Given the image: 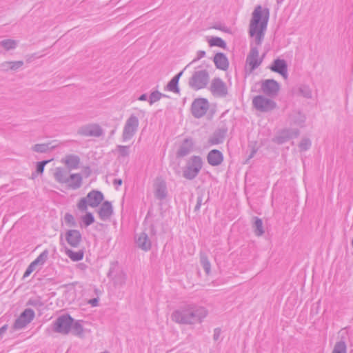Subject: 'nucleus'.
I'll list each match as a JSON object with an SVG mask.
<instances>
[{
	"label": "nucleus",
	"mask_w": 353,
	"mask_h": 353,
	"mask_svg": "<svg viewBox=\"0 0 353 353\" xmlns=\"http://www.w3.org/2000/svg\"><path fill=\"white\" fill-rule=\"evenodd\" d=\"M210 90L214 96L219 97H225L228 94L225 83L219 77L212 79Z\"/></svg>",
	"instance_id": "12"
},
{
	"label": "nucleus",
	"mask_w": 353,
	"mask_h": 353,
	"mask_svg": "<svg viewBox=\"0 0 353 353\" xmlns=\"http://www.w3.org/2000/svg\"><path fill=\"white\" fill-rule=\"evenodd\" d=\"M194 141L192 138L185 139L176 152V157L182 158L189 154L193 150Z\"/></svg>",
	"instance_id": "20"
},
{
	"label": "nucleus",
	"mask_w": 353,
	"mask_h": 353,
	"mask_svg": "<svg viewBox=\"0 0 353 353\" xmlns=\"http://www.w3.org/2000/svg\"><path fill=\"white\" fill-rule=\"evenodd\" d=\"M205 56V52L204 50H199L197 52L196 57L190 63L199 61V59H202Z\"/></svg>",
	"instance_id": "52"
},
{
	"label": "nucleus",
	"mask_w": 353,
	"mask_h": 353,
	"mask_svg": "<svg viewBox=\"0 0 353 353\" xmlns=\"http://www.w3.org/2000/svg\"><path fill=\"white\" fill-rule=\"evenodd\" d=\"M77 266L81 270H85L87 268V265L83 263H79Z\"/></svg>",
	"instance_id": "60"
},
{
	"label": "nucleus",
	"mask_w": 353,
	"mask_h": 353,
	"mask_svg": "<svg viewBox=\"0 0 353 353\" xmlns=\"http://www.w3.org/2000/svg\"><path fill=\"white\" fill-rule=\"evenodd\" d=\"M71 331L75 336H81L83 332V328L79 321H73L71 327Z\"/></svg>",
	"instance_id": "37"
},
{
	"label": "nucleus",
	"mask_w": 353,
	"mask_h": 353,
	"mask_svg": "<svg viewBox=\"0 0 353 353\" xmlns=\"http://www.w3.org/2000/svg\"><path fill=\"white\" fill-rule=\"evenodd\" d=\"M151 232L153 234H155L156 233V230H155V228L154 226L152 225H151Z\"/></svg>",
	"instance_id": "63"
},
{
	"label": "nucleus",
	"mask_w": 353,
	"mask_h": 353,
	"mask_svg": "<svg viewBox=\"0 0 353 353\" xmlns=\"http://www.w3.org/2000/svg\"><path fill=\"white\" fill-rule=\"evenodd\" d=\"M256 152H257V149H255L253 148L250 155H249V159H252L254 156V154L256 153Z\"/></svg>",
	"instance_id": "61"
},
{
	"label": "nucleus",
	"mask_w": 353,
	"mask_h": 353,
	"mask_svg": "<svg viewBox=\"0 0 353 353\" xmlns=\"http://www.w3.org/2000/svg\"><path fill=\"white\" fill-rule=\"evenodd\" d=\"M103 199L104 196L101 191L92 190L88 193L85 197H83L79 201L77 208L81 212H84L87 211L88 205L92 208L98 207Z\"/></svg>",
	"instance_id": "3"
},
{
	"label": "nucleus",
	"mask_w": 353,
	"mask_h": 353,
	"mask_svg": "<svg viewBox=\"0 0 353 353\" xmlns=\"http://www.w3.org/2000/svg\"><path fill=\"white\" fill-rule=\"evenodd\" d=\"M202 202H203V194H201L197 196L196 204L194 209V212H198L199 210L201 205L202 204Z\"/></svg>",
	"instance_id": "50"
},
{
	"label": "nucleus",
	"mask_w": 353,
	"mask_h": 353,
	"mask_svg": "<svg viewBox=\"0 0 353 353\" xmlns=\"http://www.w3.org/2000/svg\"><path fill=\"white\" fill-rule=\"evenodd\" d=\"M65 253L72 261H79L82 260L84 256L83 250H79L75 252L70 248H65Z\"/></svg>",
	"instance_id": "30"
},
{
	"label": "nucleus",
	"mask_w": 353,
	"mask_h": 353,
	"mask_svg": "<svg viewBox=\"0 0 353 353\" xmlns=\"http://www.w3.org/2000/svg\"><path fill=\"white\" fill-rule=\"evenodd\" d=\"M269 17V9L265 8L263 10L260 5L257 6L252 12L249 33L251 37L255 36V43L256 46H260L262 43Z\"/></svg>",
	"instance_id": "2"
},
{
	"label": "nucleus",
	"mask_w": 353,
	"mask_h": 353,
	"mask_svg": "<svg viewBox=\"0 0 353 353\" xmlns=\"http://www.w3.org/2000/svg\"><path fill=\"white\" fill-rule=\"evenodd\" d=\"M103 133L101 126L96 123L83 125L78 130V134L85 137H99Z\"/></svg>",
	"instance_id": "14"
},
{
	"label": "nucleus",
	"mask_w": 353,
	"mask_h": 353,
	"mask_svg": "<svg viewBox=\"0 0 353 353\" xmlns=\"http://www.w3.org/2000/svg\"><path fill=\"white\" fill-rule=\"evenodd\" d=\"M118 267V262L117 261H113L110 263V266L108 270V272L107 274V276L110 279H114L116 278V270Z\"/></svg>",
	"instance_id": "45"
},
{
	"label": "nucleus",
	"mask_w": 353,
	"mask_h": 353,
	"mask_svg": "<svg viewBox=\"0 0 353 353\" xmlns=\"http://www.w3.org/2000/svg\"><path fill=\"white\" fill-rule=\"evenodd\" d=\"M98 214L100 219L107 221L110 219L113 214V208L111 202L104 201L98 210Z\"/></svg>",
	"instance_id": "21"
},
{
	"label": "nucleus",
	"mask_w": 353,
	"mask_h": 353,
	"mask_svg": "<svg viewBox=\"0 0 353 353\" xmlns=\"http://www.w3.org/2000/svg\"><path fill=\"white\" fill-rule=\"evenodd\" d=\"M2 67L5 69L8 70H17V69L20 68L23 65V61H6L2 63Z\"/></svg>",
	"instance_id": "34"
},
{
	"label": "nucleus",
	"mask_w": 353,
	"mask_h": 353,
	"mask_svg": "<svg viewBox=\"0 0 353 353\" xmlns=\"http://www.w3.org/2000/svg\"><path fill=\"white\" fill-rule=\"evenodd\" d=\"M213 61L217 69L226 71L229 68L228 59L223 52H217L215 54Z\"/></svg>",
	"instance_id": "23"
},
{
	"label": "nucleus",
	"mask_w": 353,
	"mask_h": 353,
	"mask_svg": "<svg viewBox=\"0 0 353 353\" xmlns=\"http://www.w3.org/2000/svg\"><path fill=\"white\" fill-rule=\"evenodd\" d=\"M51 160H43L37 162L36 165V170L34 172L32 173V178L34 179V177H36L38 174H42L44 171L45 166Z\"/></svg>",
	"instance_id": "35"
},
{
	"label": "nucleus",
	"mask_w": 353,
	"mask_h": 353,
	"mask_svg": "<svg viewBox=\"0 0 353 353\" xmlns=\"http://www.w3.org/2000/svg\"><path fill=\"white\" fill-rule=\"evenodd\" d=\"M265 54L259 58V49L257 46H251L250 51L246 58V63L250 67V72L256 70L262 63Z\"/></svg>",
	"instance_id": "13"
},
{
	"label": "nucleus",
	"mask_w": 353,
	"mask_h": 353,
	"mask_svg": "<svg viewBox=\"0 0 353 353\" xmlns=\"http://www.w3.org/2000/svg\"><path fill=\"white\" fill-rule=\"evenodd\" d=\"M17 46V41L11 39H4L0 41V46L3 47L7 51L16 48Z\"/></svg>",
	"instance_id": "36"
},
{
	"label": "nucleus",
	"mask_w": 353,
	"mask_h": 353,
	"mask_svg": "<svg viewBox=\"0 0 353 353\" xmlns=\"http://www.w3.org/2000/svg\"><path fill=\"white\" fill-rule=\"evenodd\" d=\"M139 119L134 114H131L130 117L126 120L124 125L122 139L123 141H127L130 140L136 134L139 127Z\"/></svg>",
	"instance_id": "8"
},
{
	"label": "nucleus",
	"mask_w": 353,
	"mask_h": 353,
	"mask_svg": "<svg viewBox=\"0 0 353 353\" xmlns=\"http://www.w3.org/2000/svg\"><path fill=\"white\" fill-rule=\"evenodd\" d=\"M290 119L291 123L302 126L305 121V117L300 111H294L290 115Z\"/></svg>",
	"instance_id": "31"
},
{
	"label": "nucleus",
	"mask_w": 353,
	"mask_h": 353,
	"mask_svg": "<svg viewBox=\"0 0 353 353\" xmlns=\"http://www.w3.org/2000/svg\"><path fill=\"white\" fill-rule=\"evenodd\" d=\"M183 70L179 72L174 77H172V79L179 83V79H180L181 75L183 74Z\"/></svg>",
	"instance_id": "56"
},
{
	"label": "nucleus",
	"mask_w": 353,
	"mask_h": 353,
	"mask_svg": "<svg viewBox=\"0 0 353 353\" xmlns=\"http://www.w3.org/2000/svg\"><path fill=\"white\" fill-rule=\"evenodd\" d=\"M208 163L212 166H218L223 161V155L216 149L212 150L207 156Z\"/></svg>",
	"instance_id": "22"
},
{
	"label": "nucleus",
	"mask_w": 353,
	"mask_h": 353,
	"mask_svg": "<svg viewBox=\"0 0 353 353\" xmlns=\"http://www.w3.org/2000/svg\"><path fill=\"white\" fill-rule=\"evenodd\" d=\"M119 277L121 279L120 284L124 283V282H125V274H123L122 272H121Z\"/></svg>",
	"instance_id": "62"
},
{
	"label": "nucleus",
	"mask_w": 353,
	"mask_h": 353,
	"mask_svg": "<svg viewBox=\"0 0 353 353\" xmlns=\"http://www.w3.org/2000/svg\"><path fill=\"white\" fill-rule=\"evenodd\" d=\"M279 83L274 79H265L261 81V90L267 97L274 98L279 94Z\"/></svg>",
	"instance_id": "10"
},
{
	"label": "nucleus",
	"mask_w": 353,
	"mask_h": 353,
	"mask_svg": "<svg viewBox=\"0 0 353 353\" xmlns=\"http://www.w3.org/2000/svg\"><path fill=\"white\" fill-rule=\"evenodd\" d=\"M212 28L216 29V30H221V31L225 32H230L229 29L227 27H225L224 25H222L221 23L215 24V25L213 26Z\"/></svg>",
	"instance_id": "51"
},
{
	"label": "nucleus",
	"mask_w": 353,
	"mask_h": 353,
	"mask_svg": "<svg viewBox=\"0 0 353 353\" xmlns=\"http://www.w3.org/2000/svg\"><path fill=\"white\" fill-rule=\"evenodd\" d=\"M203 167V160L199 156H192L187 161L183 170V176L188 180H193Z\"/></svg>",
	"instance_id": "5"
},
{
	"label": "nucleus",
	"mask_w": 353,
	"mask_h": 353,
	"mask_svg": "<svg viewBox=\"0 0 353 353\" xmlns=\"http://www.w3.org/2000/svg\"><path fill=\"white\" fill-rule=\"evenodd\" d=\"M49 252L48 250H43L35 260L33 261V263L37 265H43L47 261L48 257Z\"/></svg>",
	"instance_id": "40"
},
{
	"label": "nucleus",
	"mask_w": 353,
	"mask_h": 353,
	"mask_svg": "<svg viewBox=\"0 0 353 353\" xmlns=\"http://www.w3.org/2000/svg\"><path fill=\"white\" fill-rule=\"evenodd\" d=\"M268 68L271 71L279 74L283 79H288V63L285 60L277 58L272 61Z\"/></svg>",
	"instance_id": "16"
},
{
	"label": "nucleus",
	"mask_w": 353,
	"mask_h": 353,
	"mask_svg": "<svg viewBox=\"0 0 353 353\" xmlns=\"http://www.w3.org/2000/svg\"><path fill=\"white\" fill-rule=\"evenodd\" d=\"M88 303L92 306L96 307L98 305L99 299L97 298H93L92 299H90Z\"/></svg>",
	"instance_id": "55"
},
{
	"label": "nucleus",
	"mask_w": 353,
	"mask_h": 353,
	"mask_svg": "<svg viewBox=\"0 0 353 353\" xmlns=\"http://www.w3.org/2000/svg\"><path fill=\"white\" fill-rule=\"evenodd\" d=\"M74 319L68 314L59 316L52 324V330L57 333L68 334L71 331Z\"/></svg>",
	"instance_id": "6"
},
{
	"label": "nucleus",
	"mask_w": 353,
	"mask_h": 353,
	"mask_svg": "<svg viewBox=\"0 0 353 353\" xmlns=\"http://www.w3.org/2000/svg\"><path fill=\"white\" fill-rule=\"evenodd\" d=\"M208 310L194 303H182L171 314L172 321L180 325H194L201 323L208 316Z\"/></svg>",
	"instance_id": "1"
},
{
	"label": "nucleus",
	"mask_w": 353,
	"mask_h": 353,
	"mask_svg": "<svg viewBox=\"0 0 353 353\" xmlns=\"http://www.w3.org/2000/svg\"><path fill=\"white\" fill-rule=\"evenodd\" d=\"M299 147L301 151H306L311 147V141L308 138H304L301 141Z\"/></svg>",
	"instance_id": "47"
},
{
	"label": "nucleus",
	"mask_w": 353,
	"mask_h": 353,
	"mask_svg": "<svg viewBox=\"0 0 353 353\" xmlns=\"http://www.w3.org/2000/svg\"><path fill=\"white\" fill-rule=\"evenodd\" d=\"M49 142L47 143H38L35 144L32 147V150L38 153H46L48 151L52 150L57 148V145H52L53 142Z\"/></svg>",
	"instance_id": "27"
},
{
	"label": "nucleus",
	"mask_w": 353,
	"mask_h": 353,
	"mask_svg": "<svg viewBox=\"0 0 353 353\" xmlns=\"http://www.w3.org/2000/svg\"><path fill=\"white\" fill-rule=\"evenodd\" d=\"M299 135V130L298 129H284L281 130L278 135L273 139V142L277 144H283L290 139L296 138Z\"/></svg>",
	"instance_id": "15"
},
{
	"label": "nucleus",
	"mask_w": 353,
	"mask_h": 353,
	"mask_svg": "<svg viewBox=\"0 0 353 353\" xmlns=\"http://www.w3.org/2000/svg\"><path fill=\"white\" fill-rule=\"evenodd\" d=\"M167 194V187L164 181H161L155 184L154 196L157 199L160 201L164 200Z\"/></svg>",
	"instance_id": "25"
},
{
	"label": "nucleus",
	"mask_w": 353,
	"mask_h": 353,
	"mask_svg": "<svg viewBox=\"0 0 353 353\" xmlns=\"http://www.w3.org/2000/svg\"><path fill=\"white\" fill-rule=\"evenodd\" d=\"M201 263L207 274L210 272L211 265L206 255L201 256Z\"/></svg>",
	"instance_id": "44"
},
{
	"label": "nucleus",
	"mask_w": 353,
	"mask_h": 353,
	"mask_svg": "<svg viewBox=\"0 0 353 353\" xmlns=\"http://www.w3.org/2000/svg\"><path fill=\"white\" fill-rule=\"evenodd\" d=\"M282 1H283V0H277V3H281Z\"/></svg>",
	"instance_id": "64"
},
{
	"label": "nucleus",
	"mask_w": 353,
	"mask_h": 353,
	"mask_svg": "<svg viewBox=\"0 0 353 353\" xmlns=\"http://www.w3.org/2000/svg\"><path fill=\"white\" fill-rule=\"evenodd\" d=\"M332 353H347V345L343 340L337 341Z\"/></svg>",
	"instance_id": "38"
},
{
	"label": "nucleus",
	"mask_w": 353,
	"mask_h": 353,
	"mask_svg": "<svg viewBox=\"0 0 353 353\" xmlns=\"http://www.w3.org/2000/svg\"><path fill=\"white\" fill-rule=\"evenodd\" d=\"M254 108L260 112H268L276 108V103L271 99H268L263 95H257L252 99Z\"/></svg>",
	"instance_id": "7"
},
{
	"label": "nucleus",
	"mask_w": 353,
	"mask_h": 353,
	"mask_svg": "<svg viewBox=\"0 0 353 353\" xmlns=\"http://www.w3.org/2000/svg\"><path fill=\"white\" fill-rule=\"evenodd\" d=\"M34 318V312L30 308L25 309L13 324L14 330H21L25 327Z\"/></svg>",
	"instance_id": "11"
},
{
	"label": "nucleus",
	"mask_w": 353,
	"mask_h": 353,
	"mask_svg": "<svg viewBox=\"0 0 353 353\" xmlns=\"http://www.w3.org/2000/svg\"><path fill=\"white\" fill-rule=\"evenodd\" d=\"M210 80L209 72L205 69L196 70L188 80V85L194 90L205 88Z\"/></svg>",
	"instance_id": "4"
},
{
	"label": "nucleus",
	"mask_w": 353,
	"mask_h": 353,
	"mask_svg": "<svg viewBox=\"0 0 353 353\" xmlns=\"http://www.w3.org/2000/svg\"><path fill=\"white\" fill-rule=\"evenodd\" d=\"M55 181L59 183H68V172L62 168H57L54 173Z\"/></svg>",
	"instance_id": "28"
},
{
	"label": "nucleus",
	"mask_w": 353,
	"mask_h": 353,
	"mask_svg": "<svg viewBox=\"0 0 353 353\" xmlns=\"http://www.w3.org/2000/svg\"><path fill=\"white\" fill-rule=\"evenodd\" d=\"M61 162L64 163L70 170L77 169L80 163V158L75 154H68L64 159H62Z\"/></svg>",
	"instance_id": "24"
},
{
	"label": "nucleus",
	"mask_w": 353,
	"mask_h": 353,
	"mask_svg": "<svg viewBox=\"0 0 353 353\" xmlns=\"http://www.w3.org/2000/svg\"><path fill=\"white\" fill-rule=\"evenodd\" d=\"M210 105L208 101L205 98H199L194 100L191 105V112L195 118H201L204 116Z\"/></svg>",
	"instance_id": "9"
},
{
	"label": "nucleus",
	"mask_w": 353,
	"mask_h": 353,
	"mask_svg": "<svg viewBox=\"0 0 353 353\" xmlns=\"http://www.w3.org/2000/svg\"><path fill=\"white\" fill-rule=\"evenodd\" d=\"M37 265L33 263V261L28 266L27 269L26 270L23 277L26 278L30 275V274L35 270V267Z\"/></svg>",
	"instance_id": "49"
},
{
	"label": "nucleus",
	"mask_w": 353,
	"mask_h": 353,
	"mask_svg": "<svg viewBox=\"0 0 353 353\" xmlns=\"http://www.w3.org/2000/svg\"><path fill=\"white\" fill-rule=\"evenodd\" d=\"M81 220L85 227H88L94 222V217L92 213L86 212L85 214L81 217Z\"/></svg>",
	"instance_id": "42"
},
{
	"label": "nucleus",
	"mask_w": 353,
	"mask_h": 353,
	"mask_svg": "<svg viewBox=\"0 0 353 353\" xmlns=\"http://www.w3.org/2000/svg\"><path fill=\"white\" fill-rule=\"evenodd\" d=\"M228 128L223 125L216 129L212 136L209 138L208 143L210 145H214L223 143L228 132Z\"/></svg>",
	"instance_id": "17"
},
{
	"label": "nucleus",
	"mask_w": 353,
	"mask_h": 353,
	"mask_svg": "<svg viewBox=\"0 0 353 353\" xmlns=\"http://www.w3.org/2000/svg\"><path fill=\"white\" fill-rule=\"evenodd\" d=\"M292 94L294 95L302 96L306 99L312 98V91L309 86L301 85L296 88L292 90Z\"/></svg>",
	"instance_id": "29"
},
{
	"label": "nucleus",
	"mask_w": 353,
	"mask_h": 353,
	"mask_svg": "<svg viewBox=\"0 0 353 353\" xmlns=\"http://www.w3.org/2000/svg\"><path fill=\"white\" fill-rule=\"evenodd\" d=\"M135 243L137 247L143 251H149L152 248V243L148 234L143 232L135 236Z\"/></svg>",
	"instance_id": "19"
},
{
	"label": "nucleus",
	"mask_w": 353,
	"mask_h": 353,
	"mask_svg": "<svg viewBox=\"0 0 353 353\" xmlns=\"http://www.w3.org/2000/svg\"><path fill=\"white\" fill-rule=\"evenodd\" d=\"M254 221L253 223V228L254 232L256 236H261L264 233V230L263 228V221L261 219L254 216Z\"/></svg>",
	"instance_id": "32"
},
{
	"label": "nucleus",
	"mask_w": 353,
	"mask_h": 353,
	"mask_svg": "<svg viewBox=\"0 0 353 353\" xmlns=\"http://www.w3.org/2000/svg\"><path fill=\"white\" fill-rule=\"evenodd\" d=\"M208 42L210 47L217 46L225 49L227 46L225 41L221 37H212L211 39H208Z\"/></svg>",
	"instance_id": "33"
},
{
	"label": "nucleus",
	"mask_w": 353,
	"mask_h": 353,
	"mask_svg": "<svg viewBox=\"0 0 353 353\" xmlns=\"http://www.w3.org/2000/svg\"><path fill=\"white\" fill-rule=\"evenodd\" d=\"M68 183H66L68 188L72 190L79 189L82 185V176L80 174H71L68 178Z\"/></svg>",
	"instance_id": "26"
},
{
	"label": "nucleus",
	"mask_w": 353,
	"mask_h": 353,
	"mask_svg": "<svg viewBox=\"0 0 353 353\" xmlns=\"http://www.w3.org/2000/svg\"><path fill=\"white\" fill-rule=\"evenodd\" d=\"M67 243L72 248H78L82 241V235L78 230H68L65 234Z\"/></svg>",
	"instance_id": "18"
},
{
	"label": "nucleus",
	"mask_w": 353,
	"mask_h": 353,
	"mask_svg": "<svg viewBox=\"0 0 353 353\" xmlns=\"http://www.w3.org/2000/svg\"><path fill=\"white\" fill-rule=\"evenodd\" d=\"M83 173L85 177H88L92 174V170L89 166H86L83 168Z\"/></svg>",
	"instance_id": "54"
},
{
	"label": "nucleus",
	"mask_w": 353,
	"mask_h": 353,
	"mask_svg": "<svg viewBox=\"0 0 353 353\" xmlns=\"http://www.w3.org/2000/svg\"><path fill=\"white\" fill-rule=\"evenodd\" d=\"M8 328V325H4L0 328V337L6 332Z\"/></svg>",
	"instance_id": "58"
},
{
	"label": "nucleus",
	"mask_w": 353,
	"mask_h": 353,
	"mask_svg": "<svg viewBox=\"0 0 353 353\" xmlns=\"http://www.w3.org/2000/svg\"><path fill=\"white\" fill-rule=\"evenodd\" d=\"M65 222L70 227H76L77 222L74 220V216L70 213H66L64 216Z\"/></svg>",
	"instance_id": "48"
},
{
	"label": "nucleus",
	"mask_w": 353,
	"mask_h": 353,
	"mask_svg": "<svg viewBox=\"0 0 353 353\" xmlns=\"http://www.w3.org/2000/svg\"><path fill=\"white\" fill-rule=\"evenodd\" d=\"M129 148H130V146H126V145H119L117 146V150L119 153V155L122 157H126L129 155V154H130Z\"/></svg>",
	"instance_id": "46"
},
{
	"label": "nucleus",
	"mask_w": 353,
	"mask_h": 353,
	"mask_svg": "<svg viewBox=\"0 0 353 353\" xmlns=\"http://www.w3.org/2000/svg\"><path fill=\"white\" fill-rule=\"evenodd\" d=\"M27 305H31L36 307L37 310L43 309L44 303L42 302L40 297L36 299H30L27 302Z\"/></svg>",
	"instance_id": "41"
},
{
	"label": "nucleus",
	"mask_w": 353,
	"mask_h": 353,
	"mask_svg": "<svg viewBox=\"0 0 353 353\" xmlns=\"http://www.w3.org/2000/svg\"><path fill=\"white\" fill-rule=\"evenodd\" d=\"M122 183H123V181H122V179H115L113 181V184L114 185L120 186V185H121Z\"/></svg>",
	"instance_id": "57"
},
{
	"label": "nucleus",
	"mask_w": 353,
	"mask_h": 353,
	"mask_svg": "<svg viewBox=\"0 0 353 353\" xmlns=\"http://www.w3.org/2000/svg\"><path fill=\"white\" fill-rule=\"evenodd\" d=\"M178 85L179 83L172 78L168 83L165 89L174 93H179L180 90Z\"/></svg>",
	"instance_id": "43"
},
{
	"label": "nucleus",
	"mask_w": 353,
	"mask_h": 353,
	"mask_svg": "<svg viewBox=\"0 0 353 353\" xmlns=\"http://www.w3.org/2000/svg\"><path fill=\"white\" fill-rule=\"evenodd\" d=\"M221 334V329L217 327L214 330L213 339L214 341H217L219 339Z\"/></svg>",
	"instance_id": "53"
},
{
	"label": "nucleus",
	"mask_w": 353,
	"mask_h": 353,
	"mask_svg": "<svg viewBox=\"0 0 353 353\" xmlns=\"http://www.w3.org/2000/svg\"><path fill=\"white\" fill-rule=\"evenodd\" d=\"M148 99V95L147 94L144 93V94H142L141 95H140V97L138 98V99L139 101H146Z\"/></svg>",
	"instance_id": "59"
},
{
	"label": "nucleus",
	"mask_w": 353,
	"mask_h": 353,
	"mask_svg": "<svg viewBox=\"0 0 353 353\" xmlns=\"http://www.w3.org/2000/svg\"><path fill=\"white\" fill-rule=\"evenodd\" d=\"M162 97H168V96L160 92L158 90L153 91L151 92L149 97V103L150 105H152L155 102L159 101Z\"/></svg>",
	"instance_id": "39"
}]
</instances>
